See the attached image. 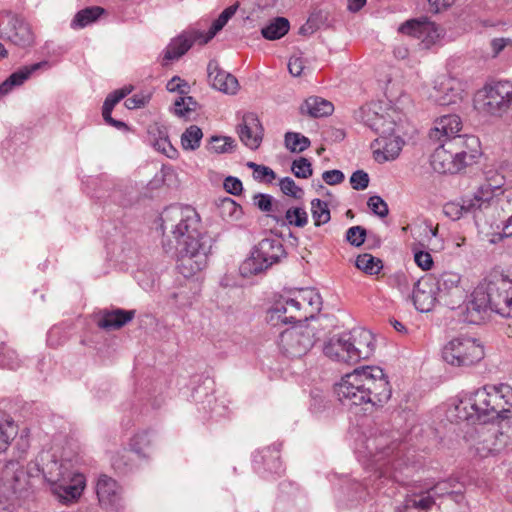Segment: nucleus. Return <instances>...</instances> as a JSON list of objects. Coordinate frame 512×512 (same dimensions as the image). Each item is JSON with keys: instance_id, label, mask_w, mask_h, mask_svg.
<instances>
[{"instance_id": "obj_43", "label": "nucleus", "mask_w": 512, "mask_h": 512, "mask_svg": "<svg viewBox=\"0 0 512 512\" xmlns=\"http://www.w3.org/2000/svg\"><path fill=\"white\" fill-rule=\"evenodd\" d=\"M154 130H157L159 137L152 141L154 148L165 154L169 158H174L177 154V150L172 146L168 139L166 131L161 130L159 127L151 128L149 133L152 134Z\"/></svg>"}, {"instance_id": "obj_52", "label": "nucleus", "mask_w": 512, "mask_h": 512, "mask_svg": "<svg viewBox=\"0 0 512 512\" xmlns=\"http://www.w3.org/2000/svg\"><path fill=\"white\" fill-rule=\"evenodd\" d=\"M291 170L297 178L307 179L312 175L311 163L304 157L294 160Z\"/></svg>"}, {"instance_id": "obj_33", "label": "nucleus", "mask_w": 512, "mask_h": 512, "mask_svg": "<svg viewBox=\"0 0 512 512\" xmlns=\"http://www.w3.org/2000/svg\"><path fill=\"white\" fill-rule=\"evenodd\" d=\"M301 113L307 114L314 118L325 117L332 114L334 110L333 104L321 97L311 96L301 105Z\"/></svg>"}, {"instance_id": "obj_54", "label": "nucleus", "mask_w": 512, "mask_h": 512, "mask_svg": "<svg viewBox=\"0 0 512 512\" xmlns=\"http://www.w3.org/2000/svg\"><path fill=\"white\" fill-rule=\"evenodd\" d=\"M367 205L370 210L380 218L386 217L389 213L386 202L380 196H371L368 199Z\"/></svg>"}, {"instance_id": "obj_58", "label": "nucleus", "mask_w": 512, "mask_h": 512, "mask_svg": "<svg viewBox=\"0 0 512 512\" xmlns=\"http://www.w3.org/2000/svg\"><path fill=\"white\" fill-rule=\"evenodd\" d=\"M454 486L455 485L453 484L452 481H442L437 483L435 486L429 488L428 490L431 491L433 498L435 496H438L443 499L452 492H461L460 490H454Z\"/></svg>"}, {"instance_id": "obj_37", "label": "nucleus", "mask_w": 512, "mask_h": 512, "mask_svg": "<svg viewBox=\"0 0 512 512\" xmlns=\"http://www.w3.org/2000/svg\"><path fill=\"white\" fill-rule=\"evenodd\" d=\"M289 28L290 24L286 18L276 17L261 29V34L267 40H277L285 36Z\"/></svg>"}, {"instance_id": "obj_19", "label": "nucleus", "mask_w": 512, "mask_h": 512, "mask_svg": "<svg viewBox=\"0 0 512 512\" xmlns=\"http://www.w3.org/2000/svg\"><path fill=\"white\" fill-rule=\"evenodd\" d=\"M237 133L246 147L255 150L262 142L264 130L256 114L246 113L238 124Z\"/></svg>"}, {"instance_id": "obj_47", "label": "nucleus", "mask_w": 512, "mask_h": 512, "mask_svg": "<svg viewBox=\"0 0 512 512\" xmlns=\"http://www.w3.org/2000/svg\"><path fill=\"white\" fill-rule=\"evenodd\" d=\"M151 435L147 430L137 432L130 439V449L137 455L145 457V450L151 445Z\"/></svg>"}, {"instance_id": "obj_34", "label": "nucleus", "mask_w": 512, "mask_h": 512, "mask_svg": "<svg viewBox=\"0 0 512 512\" xmlns=\"http://www.w3.org/2000/svg\"><path fill=\"white\" fill-rule=\"evenodd\" d=\"M401 119L400 114L393 108H385L376 122L372 123L371 130L381 135H390L395 132L397 122Z\"/></svg>"}, {"instance_id": "obj_31", "label": "nucleus", "mask_w": 512, "mask_h": 512, "mask_svg": "<svg viewBox=\"0 0 512 512\" xmlns=\"http://www.w3.org/2000/svg\"><path fill=\"white\" fill-rule=\"evenodd\" d=\"M366 447L373 458V462L379 465V469H382L384 466V464L382 465L380 462L393 456L395 450L398 448L394 443L392 445H388V440L385 436L368 439Z\"/></svg>"}, {"instance_id": "obj_8", "label": "nucleus", "mask_w": 512, "mask_h": 512, "mask_svg": "<svg viewBox=\"0 0 512 512\" xmlns=\"http://www.w3.org/2000/svg\"><path fill=\"white\" fill-rule=\"evenodd\" d=\"M284 256L285 249L279 239H262L240 265V273L244 277L259 274L278 263Z\"/></svg>"}, {"instance_id": "obj_36", "label": "nucleus", "mask_w": 512, "mask_h": 512, "mask_svg": "<svg viewBox=\"0 0 512 512\" xmlns=\"http://www.w3.org/2000/svg\"><path fill=\"white\" fill-rule=\"evenodd\" d=\"M439 508L442 512H470L468 502L462 492H452L441 499Z\"/></svg>"}, {"instance_id": "obj_61", "label": "nucleus", "mask_w": 512, "mask_h": 512, "mask_svg": "<svg viewBox=\"0 0 512 512\" xmlns=\"http://www.w3.org/2000/svg\"><path fill=\"white\" fill-rule=\"evenodd\" d=\"M227 22L228 20H226L225 17L220 14L218 18L213 21L209 31L205 35L202 33L201 44H206L209 42L220 30H222Z\"/></svg>"}, {"instance_id": "obj_14", "label": "nucleus", "mask_w": 512, "mask_h": 512, "mask_svg": "<svg viewBox=\"0 0 512 512\" xmlns=\"http://www.w3.org/2000/svg\"><path fill=\"white\" fill-rule=\"evenodd\" d=\"M95 489L99 505L106 512H117L123 507L122 487L115 479L100 475Z\"/></svg>"}, {"instance_id": "obj_4", "label": "nucleus", "mask_w": 512, "mask_h": 512, "mask_svg": "<svg viewBox=\"0 0 512 512\" xmlns=\"http://www.w3.org/2000/svg\"><path fill=\"white\" fill-rule=\"evenodd\" d=\"M466 310V320L474 324L482 321L488 311L512 317V279L499 274L489 275L473 290Z\"/></svg>"}, {"instance_id": "obj_23", "label": "nucleus", "mask_w": 512, "mask_h": 512, "mask_svg": "<svg viewBox=\"0 0 512 512\" xmlns=\"http://www.w3.org/2000/svg\"><path fill=\"white\" fill-rule=\"evenodd\" d=\"M208 79L211 86L225 94L234 95L239 90V83L235 76L219 67L216 60H211L207 66Z\"/></svg>"}, {"instance_id": "obj_6", "label": "nucleus", "mask_w": 512, "mask_h": 512, "mask_svg": "<svg viewBox=\"0 0 512 512\" xmlns=\"http://www.w3.org/2000/svg\"><path fill=\"white\" fill-rule=\"evenodd\" d=\"M321 309V297L313 289H301L292 297H281L267 312L272 326L280 323L301 322Z\"/></svg>"}, {"instance_id": "obj_21", "label": "nucleus", "mask_w": 512, "mask_h": 512, "mask_svg": "<svg viewBox=\"0 0 512 512\" xmlns=\"http://www.w3.org/2000/svg\"><path fill=\"white\" fill-rule=\"evenodd\" d=\"M412 300L420 312H429L437 302L440 303L434 280L428 278L413 283Z\"/></svg>"}, {"instance_id": "obj_42", "label": "nucleus", "mask_w": 512, "mask_h": 512, "mask_svg": "<svg viewBox=\"0 0 512 512\" xmlns=\"http://www.w3.org/2000/svg\"><path fill=\"white\" fill-rule=\"evenodd\" d=\"M311 214L315 226L326 224L331 219L328 204L320 199H313L311 201Z\"/></svg>"}, {"instance_id": "obj_63", "label": "nucleus", "mask_w": 512, "mask_h": 512, "mask_svg": "<svg viewBox=\"0 0 512 512\" xmlns=\"http://www.w3.org/2000/svg\"><path fill=\"white\" fill-rule=\"evenodd\" d=\"M414 261L422 270H430L433 266V259L429 252L414 250Z\"/></svg>"}, {"instance_id": "obj_55", "label": "nucleus", "mask_w": 512, "mask_h": 512, "mask_svg": "<svg viewBox=\"0 0 512 512\" xmlns=\"http://www.w3.org/2000/svg\"><path fill=\"white\" fill-rule=\"evenodd\" d=\"M279 186L281 191L287 196L300 198L303 194V190L298 187L295 181L290 177L282 178L279 182Z\"/></svg>"}, {"instance_id": "obj_46", "label": "nucleus", "mask_w": 512, "mask_h": 512, "mask_svg": "<svg viewBox=\"0 0 512 512\" xmlns=\"http://www.w3.org/2000/svg\"><path fill=\"white\" fill-rule=\"evenodd\" d=\"M218 209L221 217L227 221L238 220L242 215L241 206L228 197L221 200Z\"/></svg>"}, {"instance_id": "obj_1", "label": "nucleus", "mask_w": 512, "mask_h": 512, "mask_svg": "<svg viewBox=\"0 0 512 512\" xmlns=\"http://www.w3.org/2000/svg\"><path fill=\"white\" fill-rule=\"evenodd\" d=\"M163 233L177 244L179 272L186 278L206 268L213 239L201 230L200 216L191 206H171L161 214Z\"/></svg>"}, {"instance_id": "obj_44", "label": "nucleus", "mask_w": 512, "mask_h": 512, "mask_svg": "<svg viewBox=\"0 0 512 512\" xmlns=\"http://www.w3.org/2000/svg\"><path fill=\"white\" fill-rule=\"evenodd\" d=\"M254 204L263 212L268 213V215L273 219V215L279 212V209L282 205V201L274 200L271 195L268 194H256L254 196Z\"/></svg>"}, {"instance_id": "obj_25", "label": "nucleus", "mask_w": 512, "mask_h": 512, "mask_svg": "<svg viewBox=\"0 0 512 512\" xmlns=\"http://www.w3.org/2000/svg\"><path fill=\"white\" fill-rule=\"evenodd\" d=\"M273 220L279 226L303 228L308 223V213L304 207L288 206L282 202L277 214L273 215Z\"/></svg>"}, {"instance_id": "obj_38", "label": "nucleus", "mask_w": 512, "mask_h": 512, "mask_svg": "<svg viewBox=\"0 0 512 512\" xmlns=\"http://www.w3.org/2000/svg\"><path fill=\"white\" fill-rule=\"evenodd\" d=\"M8 39L17 46H28L33 42V35L28 24L16 21L8 33Z\"/></svg>"}, {"instance_id": "obj_26", "label": "nucleus", "mask_w": 512, "mask_h": 512, "mask_svg": "<svg viewBox=\"0 0 512 512\" xmlns=\"http://www.w3.org/2000/svg\"><path fill=\"white\" fill-rule=\"evenodd\" d=\"M504 183V177L500 174H496L495 176L488 178L477 188L473 194L476 197V201L481 204L482 209L488 208L494 198L503 196L505 189L503 188Z\"/></svg>"}, {"instance_id": "obj_39", "label": "nucleus", "mask_w": 512, "mask_h": 512, "mask_svg": "<svg viewBox=\"0 0 512 512\" xmlns=\"http://www.w3.org/2000/svg\"><path fill=\"white\" fill-rule=\"evenodd\" d=\"M254 462H262L265 469L274 472H281V463L279 459V450L275 447H268L254 455Z\"/></svg>"}, {"instance_id": "obj_12", "label": "nucleus", "mask_w": 512, "mask_h": 512, "mask_svg": "<svg viewBox=\"0 0 512 512\" xmlns=\"http://www.w3.org/2000/svg\"><path fill=\"white\" fill-rule=\"evenodd\" d=\"M433 280L440 297V303L451 309H455L465 302L467 290L460 274L446 271Z\"/></svg>"}, {"instance_id": "obj_50", "label": "nucleus", "mask_w": 512, "mask_h": 512, "mask_svg": "<svg viewBox=\"0 0 512 512\" xmlns=\"http://www.w3.org/2000/svg\"><path fill=\"white\" fill-rule=\"evenodd\" d=\"M0 366L11 370H16L21 366V360L14 349L6 345L0 346Z\"/></svg>"}, {"instance_id": "obj_40", "label": "nucleus", "mask_w": 512, "mask_h": 512, "mask_svg": "<svg viewBox=\"0 0 512 512\" xmlns=\"http://www.w3.org/2000/svg\"><path fill=\"white\" fill-rule=\"evenodd\" d=\"M105 10L99 6L87 7L76 13L71 22L72 28H84L95 22Z\"/></svg>"}, {"instance_id": "obj_9", "label": "nucleus", "mask_w": 512, "mask_h": 512, "mask_svg": "<svg viewBox=\"0 0 512 512\" xmlns=\"http://www.w3.org/2000/svg\"><path fill=\"white\" fill-rule=\"evenodd\" d=\"M442 356L452 366L468 367L483 359L484 349L476 339L458 337L444 346Z\"/></svg>"}, {"instance_id": "obj_29", "label": "nucleus", "mask_w": 512, "mask_h": 512, "mask_svg": "<svg viewBox=\"0 0 512 512\" xmlns=\"http://www.w3.org/2000/svg\"><path fill=\"white\" fill-rule=\"evenodd\" d=\"M483 210L481 204L476 201L473 194L471 197L462 198L460 202L451 201L443 206V213L451 220H458L466 213H476Z\"/></svg>"}, {"instance_id": "obj_11", "label": "nucleus", "mask_w": 512, "mask_h": 512, "mask_svg": "<svg viewBox=\"0 0 512 512\" xmlns=\"http://www.w3.org/2000/svg\"><path fill=\"white\" fill-rule=\"evenodd\" d=\"M315 334L308 326H295L283 331L278 340L280 351L290 358L304 356L314 345Z\"/></svg>"}, {"instance_id": "obj_2", "label": "nucleus", "mask_w": 512, "mask_h": 512, "mask_svg": "<svg viewBox=\"0 0 512 512\" xmlns=\"http://www.w3.org/2000/svg\"><path fill=\"white\" fill-rule=\"evenodd\" d=\"M512 413V388L507 384L487 385L473 392H463L446 412L451 422L470 424L507 419Z\"/></svg>"}, {"instance_id": "obj_17", "label": "nucleus", "mask_w": 512, "mask_h": 512, "mask_svg": "<svg viewBox=\"0 0 512 512\" xmlns=\"http://www.w3.org/2000/svg\"><path fill=\"white\" fill-rule=\"evenodd\" d=\"M347 339L351 342V351L354 363L369 359L375 351V339L372 332L358 328L347 332Z\"/></svg>"}, {"instance_id": "obj_51", "label": "nucleus", "mask_w": 512, "mask_h": 512, "mask_svg": "<svg viewBox=\"0 0 512 512\" xmlns=\"http://www.w3.org/2000/svg\"><path fill=\"white\" fill-rule=\"evenodd\" d=\"M234 142L231 137L213 136L208 145V150L215 153H227L233 150Z\"/></svg>"}, {"instance_id": "obj_32", "label": "nucleus", "mask_w": 512, "mask_h": 512, "mask_svg": "<svg viewBox=\"0 0 512 512\" xmlns=\"http://www.w3.org/2000/svg\"><path fill=\"white\" fill-rule=\"evenodd\" d=\"M134 315V310L115 309L113 311H105L98 320V326L105 330H116L131 321Z\"/></svg>"}, {"instance_id": "obj_24", "label": "nucleus", "mask_w": 512, "mask_h": 512, "mask_svg": "<svg viewBox=\"0 0 512 512\" xmlns=\"http://www.w3.org/2000/svg\"><path fill=\"white\" fill-rule=\"evenodd\" d=\"M462 129L461 118L456 114L443 115L436 119L434 127L429 133L431 140L443 142L456 137Z\"/></svg>"}, {"instance_id": "obj_59", "label": "nucleus", "mask_w": 512, "mask_h": 512, "mask_svg": "<svg viewBox=\"0 0 512 512\" xmlns=\"http://www.w3.org/2000/svg\"><path fill=\"white\" fill-rule=\"evenodd\" d=\"M131 92V88L124 87L122 89L116 90L110 93L104 103L103 107L109 108L113 110V108L118 104L123 98H125Z\"/></svg>"}, {"instance_id": "obj_49", "label": "nucleus", "mask_w": 512, "mask_h": 512, "mask_svg": "<svg viewBox=\"0 0 512 512\" xmlns=\"http://www.w3.org/2000/svg\"><path fill=\"white\" fill-rule=\"evenodd\" d=\"M203 137L202 130L195 125L190 126L181 136V144L185 150H195Z\"/></svg>"}, {"instance_id": "obj_35", "label": "nucleus", "mask_w": 512, "mask_h": 512, "mask_svg": "<svg viewBox=\"0 0 512 512\" xmlns=\"http://www.w3.org/2000/svg\"><path fill=\"white\" fill-rule=\"evenodd\" d=\"M434 504V499L431 491H411L408 493L404 500V509L407 511L418 510L419 512H426Z\"/></svg>"}, {"instance_id": "obj_53", "label": "nucleus", "mask_w": 512, "mask_h": 512, "mask_svg": "<svg viewBox=\"0 0 512 512\" xmlns=\"http://www.w3.org/2000/svg\"><path fill=\"white\" fill-rule=\"evenodd\" d=\"M346 241L355 247H360L366 239V229L362 226L350 227L345 234Z\"/></svg>"}, {"instance_id": "obj_15", "label": "nucleus", "mask_w": 512, "mask_h": 512, "mask_svg": "<svg viewBox=\"0 0 512 512\" xmlns=\"http://www.w3.org/2000/svg\"><path fill=\"white\" fill-rule=\"evenodd\" d=\"M463 83L453 77L439 76L429 97L438 105L446 106L456 104L463 99Z\"/></svg>"}, {"instance_id": "obj_16", "label": "nucleus", "mask_w": 512, "mask_h": 512, "mask_svg": "<svg viewBox=\"0 0 512 512\" xmlns=\"http://www.w3.org/2000/svg\"><path fill=\"white\" fill-rule=\"evenodd\" d=\"M399 32L419 39L425 48L435 44L442 30L433 22L411 19L400 25Z\"/></svg>"}, {"instance_id": "obj_13", "label": "nucleus", "mask_w": 512, "mask_h": 512, "mask_svg": "<svg viewBox=\"0 0 512 512\" xmlns=\"http://www.w3.org/2000/svg\"><path fill=\"white\" fill-rule=\"evenodd\" d=\"M512 105V82L498 81L484 88L483 108L492 115H502Z\"/></svg>"}, {"instance_id": "obj_56", "label": "nucleus", "mask_w": 512, "mask_h": 512, "mask_svg": "<svg viewBox=\"0 0 512 512\" xmlns=\"http://www.w3.org/2000/svg\"><path fill=\"white\" fill-rule=\"evenodd\" d=\"M175 106V114L178 116H185L190 111H194L196 107V102L190 96L180 97L174 103Z\"/></svg>"}, {"instance_id": "obj_18", "label": "nucleus", "mask_w": 512, "mask_h": 512, "mask_svg": "<svg viewBox=\"0 0 512 512\" xmlns=\"http://www.w3.org/2000/svg\"><path fill=\"white\" fill-rule=\"evenodd\" d=\"M449 148L454 151V157L461 160L466 167L479 156V139L474 135H458L446 140Z\"/></svg>"}, {"instance_id": "obj_30", "label": "nucleus", "mask_w": 512, "mask_h": 512, "mask_svg": "<svg viewBox=\"0 0 512 512\" xmlns=\"http://www.w3.org/2000/svg\"><path fill=\"white\" fill-rule=\"evenodd\" d=\"M45 65H47V62L45 61L34 63L12 73L4 82L0 84V98L7 95L14 87L22 85L33 72L37 71Z\"/></svg>"}, {"instance_id": "obj_28", "label": "nucleus", "mask_w": 512, "mask_h": 512, "mask_svg": "<svg viewBox=\"0 0 512 512\" xmlns=\"http://www.w3.org/2000/svg\"><path fill=\"white\" fill-rule=\"evenodd\" d=\"M377 142L380 147L375 150V158L379 162L396 159L404 144L401 137L394 135V133L390 135H381Z\"/></svg>"}, {"instance_id": "obj_22", "label": "nucleus", "mask_w": 512, "mask_h": 512, "mask_svg": "<svg viewBox=\"0 0 512 512\" xmlns=\"http://www.w3.org/2000/svg\"><path fill=\"white\" fill-rule=\"evenodd\" d=\"M347 333L333 335L324 342L323 353L330 360L338 363L355 364L351 351V342Z\"/></svg>"}, {"instance_id": "obj_3", "label": "nucleus", "mask_w": 512, "mask_h": 512, "mask_svg": "<svg viewBox=\"0 0 512 512\" xmlns=\"http://www.w3.org/2000/svg\"><path fill=\"white\" fill-rule=\"evenodd\" d=\"M335 394L342 405L347 407H383L392 391L382 368L363 366L345 374L334 386Z\"/></svg>"}, {"instance_id": "obj_7", "label": "nucleus", "mask_w": 512, "mask_h": 512, "mask_svg": "<svg viewBox=\"0 0 512 512\" xmlns=\"http://www.w3.org/2000/svg\"><path fill=\"white\" fill-rule=\"evenodd\" d=\"M43 476L40 454L31 461L27 468L17 461H9L2 469L0 488L7 500L22 497L31 487V478Z\"/></svg>"}, {"instance_id": "obj_10", "label": "nucleus", "mask_w": 512, "mask_h": 512, "mask_svg": "<svg viewBox=\"0 0 512 512\" xmlns=\"http://www.w3.org/2000/svg\"><path fill=\"white\" fill-rule=\"evenodd\" d=\"M470 450L479 458H487L502 451L507 442L508 436L498 426L480 427L467 437Z\"/></svg>"}, {"instance_id": "obj_20", "label": "nucleus", "mask_w": 512, "mask_h": 512, "mask_svg": "<svg viewBox=\"0 0 512 512\" xmlns=\"http://www.w3.org/2000/svg\"><path fill=\"white\" fill-rule=\"evenodd\" d=\"M431 166L435 172L440 174H455L465 168L461 160L454 157V151L449 148L446 140L440 142L439 146L435 148L431 155Z\"/></svg>"}, {"instance_id": "obj_64", "label": "nucleus", "mask_w": 512, "mask_h": 512, "mask_svg": "<svg viewBox=\"0 0 512 512\" xmlns=\"http://www.w3.org/2000/svg\"><path fill=\"white\" fill-rule=\"evenodd\" d=\"M493 56H498L503 50L507 49L512 54V39L495 38L491 41Z\"/></svg>"}, {"instance_id": "obj_57", "label": "nucleus", "mask_w": 512, "mask_h": 512, "mask_svg": "<svg viewBox=\"0 0 512 512\" xmlns=\"http://www.w3.org/2000/svg\"><path fill=\"white\" fill-rule=\"evenodd\" d=\"M151 98V94L149 92H140L134 94L132 97L125 100V106L128 109H137L144 107Z\"/></svg>"}, {"instance_id": "obj_45", "label": "nucleus", "mask_w": 512, "mask_h": 512, "mask_svg": "<svg viewBox=\"0 0 512 512\" xmlns=\"http://www.w3.org/2000/svg\"><path fill=\"white\" fill-rule=\"evenodd\" d=\"M309 138L297 132L285 134V147L293 153H300L310 146Z\"/></svg>"}, {"instance_id": "obj_48", "label": "nucleus", "mask_w": 512, "mask_h": 512, "mask_svg": "<svg viewBox=\"0 0 512 512\" xmlns=\"http://www.w3.org/2000/svg\"><path fill=\"white\" fill-rule=\"evenodd\" d=\"M381 112H384V106L380 103H369L360 108L359 118L370 129L372 123L377 121Z\"/></svg>"}, {"instance_id": "obj_41", "label": "nucleus", "mask_w": 512, "mask_h": 512, "mask_svg": "<svg viewBox=\"0 0 512 512\" xmlns=\"http://www.w3.org/2000/svg\"><path fill=\"white\" fill-rule=\"evenodd\" d=\"M355 264L358 269L370 275L378 274L382 269V261L368 253L359 255Z\"/></svg>"}, {"instance_id": "obj_27", "label": "nucleus", "mask_w": 512, "mask_h": 512, "mask_svg": "<svg viewBox=\"0 0 512 512\" xmlns=\"http://www.w3.org/2000/svg\"><path fill=\"white\" fill-rule=\"evenodd\" d=\"M201 43V32H184L171 40L164 51V60L171 61L183 56L195 42Z\"/></svg>"}, {"instance_id": "obj_62", "label": "nucleus", "mask_w": 512, "mask_h": 512, "mask_svg": "<svg viewBox=\"0 0 512 512\" xmlns=\"http://www.w3.org/2000/svg\"><path fill=\"white\" fill-rule=\"evenodd\" d=\"M227 22L228 20H226L225 17L220 14L218 18L213 21L209 31L205 35L202 33L201 44H206L209 42L220 30H222Z\"/></svg>"}, {"instance_id": "obj_60", "label": "nucleus", "mask_w": 512, "mask_h": 512, "mask_svg": "<svg viewBox=\"0 0 512 512\" xmlns=\"http://www.w3.org/2000/svg\"><path fill=\"white\" fill-rule=\"evenodd\" d=\"M350 183L355 190H364L369 185V176L363 170L355 171L350 177Z\"/></svg>"}, {"instance_id": "obj_5", "label": "nucleus", "mask_w": 512, "mask_h": 512, "mask_svg": "<svg viewBox=\"0 0 512 512\" xmlns=\"http://www.w3.org/2000/svg\"><path fill=\"white\" fill-rule=\"evenodd\" d=\"M43 477L52 494L62 503L78 500L86 486L85 476L72 471L66 463L59 462L49 451L40 453Z\"/></svg>"}]
</instances>
